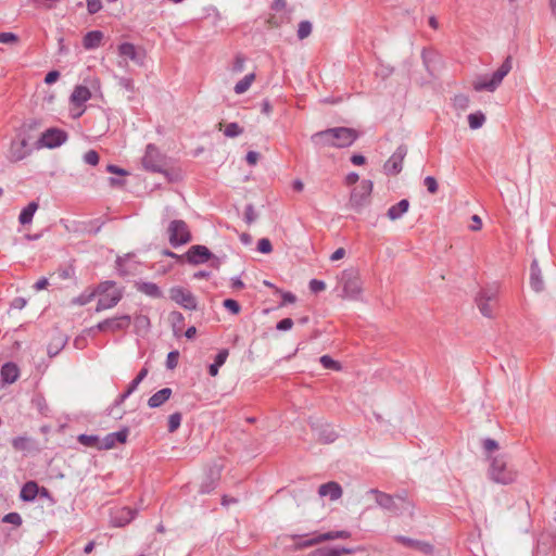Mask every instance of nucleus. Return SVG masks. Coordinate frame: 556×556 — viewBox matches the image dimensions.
<instances>
[{
	"mask_svg": "<svg viewBox=\"0 0 556 556\" xmlns=\"http://www.w3.org/2000/svg\"><path fill=\"white\" fill-rule=\"evenodd\" d=\"M358 137L356 129L342 126L317 131L312 136V141L316 146L342 149L351 147Z\"/></svg>",
	"mask_w": 556,
	"mask_h": 556,
	"instance_id": "1",
	"label": "nucleus"
},
{
	"mask_svg": "<svg viewBox=\"0 0 556 556\" xmlns=\"http://www.w3.org/2000/svg\"><path fill=\"white\" fill-rule=\"evenodd\" d=\"M34 125L25 124L16 130L14 139L11 141L7 157L11 162H20L30 155L33 151Z\"/></svg>",
	"mask_w": 556,
	"mask_h": 556,
	"instance_id": "2",
	"label": "nucleus"
},
{
	"mask_svg": "<svg viewBox=\"0 0 556 556\" xmlns=\"http://www.w3.org/2000/svg\"><path fill=\"white\" fill-rule=\"evenodd\" d=\"M513 68V58L508 55L501 66L493 72L491 75H483L480 76L475 83H473V89L476 91H489L493 92L495 91L500 85L502 84L505 76L508 75V73Z\"/></svg>",
	"mask_w": 556,
	"mask_h": 556,
	"instance_id": "3",
	"label": "nucleus"
},
{
	"mask_svg": "<svg viewBox=\"0 0 556 556\" xmlns=\"http://www.w3.org/2000/svg\"><path fill=\"white\" fill-rule=\"evenodd\" d=\"M165 156L160 152L154 143H149L146 147L144 155L142 156V166L146 170L151 173H160L167 177L168 181H173L168 170L165 169Z\"/></svg>",
	"mask_w": 556,
	"mask_h": 556,
	"instance_id": "4",
	"label": "nucleus"
},
{
	"mask_svg": "<svg viewBox=\"0 0 556 556\" xmlns=\"http://www.w3.org/2000/svg\"><path fill=\"white\" fill-rule=\"evenodd\" d=\"M340 283L343 296L350 300H358L363 288L359 273L354 268L344 269L341 274Z\"/></svg>",
	"mask_w": 556,
	"mask_h": 556,
	"instance_id": "5",
	"label": "nucleus"
},
{
	"mask_svg": "<svg viewBox=\"0 0 556 556\" xmlns=\"http://www.w3.org/2000/svg\"><path fill=\"white\" fill-rule=\"evenodd\" d=\"M168 241L173 248L187 244L192 240L191 231L187 223L182 219H174L169 223L168 228Z\"/></svg>",
	"mask_w": 556,
	"mask_h": 556,
	"instance_id": "6",
	"label": "nucleus"
},
{
	"mask_svg": "<svg viewBox=\"0 0 556 556\" xmlns=\"http://www.w3.org/2000/svg\"><path fill=\"white\" fill-rule=\"evenodd\" d=\"M68 139L66 130L58 127H50L45 129L37 139L38 149H55L64 144Z\"/></svg>",
	"mask_w": 556,
	"mask_h": 556,
	"instance_id": "7",
	"label": "nucleus"
},
{
	"mask_svg": "<svg viewBox=\"0 0 556 556\" xmlns=\"http://www.w3.org/2000/svg\"><path fill=\"white\" fill-rule=\"evenodd\" d=\"M374 184L369 179H363L361 184L351 191L349 205L356 212H361L370 202Z\"/></svg>",
	"mask_w": 556,
	"mask_h": 556,
	"instance_id": "8",
	"label": "nucleus"
},
{
	"mask_svg": "<svg viewBox=\"0 0 556 556\" xmlns=\"http://www.w3.org/2000/svg\"><path fill=\"white\" fill-rule=\"evenodd\" d=\"M498 295V287L488 286L485 288H481L475 298V302L479 308V312L488 318L493 317V306L492 303H495Z\"/></svg>",
	"mask_w": 556,
	"mask_h": 556,
	"instance_id": "9",
	"label": "nucleus"
},
{
	"mask_svg": "<svg viewBox=\"0 0 556 556\" xmlns=\"http://www.w3.org/2000/svg\"><path fill=\"white\" fill-rule=\"evenodd\" d=\"M490 479L496 483L508 484L514 481V472L507 468V463L504 456H495L491 458Z\"/></svg>",
	"mask_w": 556,
	"mask_h": 556,
	"instance_id": "10",
	"label": "nucleus"
},
{
	"mask_svg": "<svg viewBox=\"0 0 556 556\" xmlns=\"http://www.w3.org/2000/svg\"><path fill=\"white\" fill-rule=\"evenodd\" d=\"M131 325V316L123 314L111 318H105L99 321L96 326L91 327L89 331L98 330L100 332L111 331H126Z\"/></svg>",
	"mask_w": 556,
	"mask_h": 556,
	"instance_id": "11",
	"label": "nucleus"
},
{
	"mask_svg": "<svg viewBox=\"0 0 556 556\" xmlns=\"http://www.w3.org/2000/svg\"><path fill=\"white\" fill-rule=\"evenodd\" d=\"M169 299L184 309L195 311L198 308L197 298L190 290L184 287H172L169 289Z\"/></svg>",
	"mask_w": 556,
	"mask_h": 556,
	"instance_id": "12",
	"label": "nucleus"
},
{
	"mask_svg": "<svg viewBox=\"0 0 556 556\" xmlns=\"http://www.w3.org/2000/svg\"><path fill=\"white\" fill-rule=\"evenodd\" d=\"M407 147L405 144H400L393 154L384 162L383 172L388 176H396L403 169V162L405 156L407 155Z\"/></svg>",
	"mask_w": 556,
	"mask_h": 556,
	"instance_id": "13",
	"label": "nucleus"
},
{
	"mask_svg": "<svg viewBox=\"0 0 556 556\" xmlns=\"http://www.w3.org/2000/svg\"><path fill=\"white\" fill-rule=\"evenodd\" d=\"M367 493L372 494L375 496V502L379 507L388 511H391L396 516L401 515L402 510L405 508L404 506L400 507L396 504L395 497L393 495L384 493L378 489H370L368 490Z\"/></svg>",
	"mask_w": 556,
	"mask_h": 556,
	"instance_id": "14",
	"label": "nucleus"
},
{
	"mask_svg": "<svg viewBox=\"0 0 556 556\" xmlns=\"http://www.w3.org/2000/svg\"><path fill=\"white\" fill-rule=\"evenodd\" d=\"M184 256L188 264L195 266L208 262L210 258H213V253L207 247L195 244L190 247Z\"/></svg>",
	"mask_w": 556,
	"mask_h": 556,
	"instance_id": "15",
	"label": "nucleus"
},
{
	"mask_svg": "<svg viewBox=\"0 0 556 556\" xmlns=\"http://www.w3.org/2000/svg\"><path fill=\"white\" fill-rule=\"evenodd\" d=\"M222 475V466L219 465H213L211 466L206 473L205 478L200 484L199 493L201 494H210L212 491H214L220 480Z\"/></svg>",
	"mask_w": 556,
	"mask_h": 556,
	"instance_id": "16",
	"label": "nucleus"
},
{
	"mask_svg": "<svg viewBox=\"0 0 556 556\" xmlns=\"http://www.w3.org/2000/svg\"><path fill=\"white\" fill-rule=\"evenodd\" d=\"M116 282L113 280H105L100 282L92 291L88 292L85 291L81 294H79L77 298L73 300V303L78 305H86L90 303L97 294H102L109 291L110 289H113L115 287Z\"/></svg>",
	"mask_w": 556,
	"mask_h": 556,
	"instance_id": "17",
	"label": "nucleus"
},
{
	"mask_svg": "<svg viewBox=\"0 0 556 556\" xmlns=\"http://www.w3.org/2000/svg\"><path fill=\"white\" fill-rule=\"evenodd\" d=\"M99 300L96 306V312H102L115 307L123 299V289H115L112 293L106 291L105 293L98 294Z\"/></svg>",
	"mask_w": 556,
	"mask_h": 556,
	"instance_id": "18",
	"label": "nucleus"
},
{
	"mask_svg": "<svg viewBox=\"0 0 556 556\" xmlns=\"http://www.w3.org/2000/svg\"><path fill=\"white\" fill-rule=\"evenodd\" d=\"M394 541L407 548L416 549L425 555H430L434 551L433 545L429 542L412 539L405 535H396L394 536Z\"/></svg>",
	"mask_w": 556,
	"mask_h": 556,
	"instance_id": "19",
	"label": "nucleus"
},
{
	"mask_svg": "<svg viewBox=\"0 0 556 556\" xmlns=\"http://www.w3.org/2000/svg\"><path fill=\"white\" fill-rule=\"evenodd\" d=\"M129 433V429L127 427H123L121 430L108 433L103 439H101V450H111L116 446L117 443L124 444L127 441Z\"/></svg>",
	"mask_w": 556,
	"mask_h": 556,
	"instance_id": "20",
	"label": "nucleus"
},
{
	"mask_svg": "<svg viewBox=\"0 0 556 556\" xmlns=\"http://www.w3.org/2000/svg\"><path fill=\"white\" fill-rule=\"evenodd\" d=\"M530 287L539 293L544 290V280L538 260H533L530 264Z\"/></svg>",
	"mask_w": 556,
	"mask_h": 556,
	"instance_id": "21",
	"label": "nucleus"
},
{
	"mask_svg": "<svg viewBox=\"0 0 556 556\" xmlns=\"http://www.w3.org/2000/svg\"><path fill=\"white\" fill-rule=\"evenodd\" d=\"M135 288L138 292H141L151 299H162L164 296L161 288L151 281L138 280L135 282Z\"/></svg>",
	"mask_w": 556,
	"mask_h": 556,
	"instance_id": "22",
	"label": "nucleus"
},
{
	"mask_svg": "<svg viewBox=\"0 0 556 556\" xmlns=\"http://www.w3.org/2000/svg\"><path fill=\"white\" fill-rule=\"evenodd\" d=\"M90 98L91 91L89 90V88L84 85H77L74 88L70 100L74 106L81 108L88 100H90Z\"/></svg>",
	"mask_w": 556,
	"mask_h": 556,
	"instance_id": "23",
	"label": "nucleus"
},
{
	"mask_svg": "<svg viewBox=\"0 0 556 556\" xmlns=\"http://www.w3.org/2000/svg\"><path fill=\"white\" fill-rule=\"evenodd\" d=\"M318 494L321 497L329 496L331 501H337L342 496V488L338 482L329 481L318 488Z\"/></svg>",
	"mask_w": 556,
	"mask_h": 556,
	"instance_id": "24",
	"label": "nucleus"
},
{
	"mask_svg": "<svg viewBox=\"0 0 556 556\" xmlns=\"http://www.w3.org/2000/svg\"><path fill=\"white\" fill-rule=\"evenodd\" d=\"M172 394L173 391L170 388H163L149 397L148 406L150 408L161 407L165 402L169 400Z\"/></svg>",
	"mask_w": 556,
	"mask_h": 556,
	"instance_id": "25",
	"label": "nucleus"
},
{
	"mask_svg": "<svg viewBox=\"0 0 556 556\" xmlns=\"http://www.w3.org/2000/svg\"><path fill=\"white\" fill-rule=\"evenodd\" d=\"M354 552L353 548L348 547H329L324 546L314 549L309 556H342L344 554H352Z\"/></svg>",
	"mask_w": 556,
	"mask_h": 556,
	"instance_id": "26",
	"label": "nucleus"
},
{
	"mask_svg": "<svg viewBox=\"0 0 556 556\" xmlns=\"http://www.w3.org/2000/svg\"><path fill=\"white\" fill-rule=\"evenodd\" d=\"M103 33L101 30H90L83 38V46L86 50H92L101 45Z\"/></svg>",
	"mask_w": 556,
	"mask_h": 556,
	"instance_id": "27",
	"label": "nucleus"
},
{
	"mask_svg": "<svg viewBox=\"0 0 556 556\" xmlns=\"http://www.w3.org/2000/svg\"><path fill=\"white\" fill-rule=\"evenodd\" d=\"M409 208V201L407 199H402L396 204L389 207L387 212V216L391 220L400 219Z\"/></svg>",
	"mask_w": 556,
	"mask_h": 556,
	"instance_id": "28",
	"label": "nucleus"
},
{
	"mask_svg": "<svg viewBox=\"0 0 556 556\" xmlns=\"http://www.w3.org/2000/svg\"><path fill=\"white\" fill-rule=\"evenodd\" d=\"M118 53L121 56L127 58L131 61H135L138 64L142 63V60L139 58L137 48L131 42H123L118 46Z\"/></svg>",
	"mask_w": 556,
	"mask_h": 556,
	"instance_id": "29",
	"label": "nucleus"
},
{
	"mask_svg": "<svg viewBox=\"0 0 556 556\" xmlns=\"http://www.w3.org/2000/svg\"><path fill=\"white\" fill-rule=\"evenodd\" d=\"M229 352L227 349L220 350L214 358V363L208 365V375L211 377H216L218 375L219 368L226 363Z\"/></svg>",
	"mask_w": 556,
	"mask_h": 556,
	"instance_id": "30",
	"label": "nucleus"
},
{
	"mask_svg": "<svg viewBox=\"0 0 556 556\" xmlns=\"http://www.w3.org/2000/svg\"><path fill=\"white\" fill-rule=\"evenodd\" d=\"M18 377V368L13 363H7L1 368V378L5 383H13Z\"/></svg>",
	"mask_w": 556,
	"mask_h": 556,
	"instance_id": "31",
	"label": "nucleus"
},
{
	"mask_svg": "<svg viewBox=\"0 0 556 556\" xmlns=\"http://www.w3.org/2000/svg\"><path fill=\"white\" fill-rule=\"evenodd\" d=\"M67 337L58 333L53 341L48 345L47 352L50 357L56 356L65 346Z\"/></svg>",
	"mask_w": 556,
	"mask_h": 556,
	"instance_id": "32",
	"label": "nucleus"
},
{
	"mask_svg": "<svg viewBox=\"0 0 556 556\" xmlns=\"http://www.w3.org/2000/svg\"><path fill=\"white\" fill-rule=\"evenodd\" d=\"M105 220L101 218L90 219L88 222L81 223V230L88 235H97L100 232L101 228L104 226Z\"/></svg>",
	"mask_w": 556,
	"mask_h": 556,
	"instance_id": "33",
	"label": "nucleus"
},
{
	"mask_svg": "<svg viewBox=\"0 0 556 556\" xmlns=\"http://www.w3.org/2000/svg\"><path fill=\"white\" fill-rule=\"evenodd\" d=\"M77 441L84 446L96 447L97 450L100 451L101 439L97 434L81 433L77 437Z\"/></svg>",
	"mask_w": 556,
	"mask_h": 556,
	"instance_id": "34",
	"label": "nucleus"
},
{
	"mask_svg": "<svg viewBox=\"0 0 556 556\" xmlns=\"http://www.w3.org/2000/svg\"><path fill=\"white\" fill-rule=\"evenodd\" d=\"M255 78V75L253 73H250L245 75L242 79H240L233 87V91L237 94L244 93L252 85L253 80Z\"/></svg>",
	"mask_w": 556,
	"mask_h": 556,
	"instance_id": "35",
	"label": "nucleus"
},
{
	"mask_svg": "<svg viewBox=\"0 0 556 556\" xmlns=\"http://www.w3.org/2000/svg\"><path fill=\"white\" fill-rule=\"evenodd\" d=\"M321 543L320 533H313L309 538L299 536L296 548H305Z\"/></svg>",
	"mask_w": 556,
	"mask_h": 556,
	"instance_id": "36",
	"label": "nucleus"
},
{
	"mask_svg": "<svg viewBox=\"0 0 556 556\" xmlns=\"http://www.w3.org/2000/svg\"><path fill=\"white\" fill-rule=\"evenodd\" d=\"M121 518L117 520V518H114L113 522L115 526L117 527H123L127 523H129L131 520L135 519V516H136V511L128 508V507H124L121 509Z\"/></svg>",
	"mask_w": 556,
	"mask_h": 556,
	"instance_id": "37",
	"label": "nucleus"
},
{
	"mask_svg": "<svg viewBox=\"0 0 556 556\" xmlns=\"http://www.w3.org/2000/svg\"><path fill=\"white\" fill-rule=\"evenodd\" d=\"M35 215V201L28 203V205L21 212L18 222L22 225H28L31 223Z\"/></svg>",
	"mask_w": 556,
	"mask_h": 556,
	"instance_id": "38",
	"label": "nucleus"
},
{
	"mask_svg": "<svg viewBox=\"0 0 556 556\" xmlns=\"http://www.w3.org/2000/svg\"><path fill=\"white\" fill-rule=\"evenodd\" d=\"M485 122V115L481 111L468 115V124L471 129H479Z\"/></svg>",
	"mask_w": 556,
	"mask_h": 556,
	"instance_id": "39",
	"label": "nucleus"
},
{
	"mask_svg": "<svg viewBox=\"0 0 556 556\" xmlns=\"http://www.w3.org/2000/svg\"><path fill=\"white\" fill-rule=\"evenodd\" d=\"M12 445L15 451L25 452L30 451L31 439L28 437H17L12 440Z\"/></svg>",
	"mask_w": 556,
	"mask_h": 556,
	"instance_id": "40",
	"label": "nucleus"
},
{
	"mask_svg": "<svg viewBox=\"0 0 556 556\" xmlns=\"http://www.w3.org/2000/svg\"><path fill=\"white\" fill-rule=\"evenodd\" d=\"M351 533L346 530L328 531L320 533L321 542L332 541L338 539H349Z\"/></svg>",
	"mask_w": 556,
	"mask_h": 556,
	"instance_id": "41",
	"label": "nucleus"
},
{
	"mask_svg": "<svg viewBox=\"0 0 556 556\" xmlns=\"http://www.w3.org/2000/svg\"><path fill=\"white\" fill-rule=\"evenodd\" d=\"M319 363L326 369H331L334 371H340L342 369V365L340 362L333 359L330 355H323L319 358Z\"/></svg>",
	"mask_w": 556,
	"mask_h": 556,
	"instance_id": "42",
	"label": "nucleus"
},
{
	"mask_svg": "<svg viewBox=\"0 0 556 556\" xmlns=\"http://www.w3.org/2000/svg\"><path fill=\"white\" fill-rule=\"evenodd\" d=\"M169 320L172 323L174 333L177 334V332L179 330H181V327L185 324V317H184L182 313H180L178 311H173L169 314Z\"/></svg>",
	"mask_w": 556,
	"mask_h": 556,
	"instance_id": "43",
	"label": "nucleus"
},
{
	"mask_svg": "<svg viewBox=\"0 0 556 556\" xmlns=\"http://www.w3.org/2000/svg\"><path fill=\"white\" fill-rule=\"evenodd\" d=\"M131 256L130 253L124 255V256H117L116 261H115V268H116V271L117 274L121 276V277H127L130 275V271L126 268L125 266V262L127 260H129Z\"/></svg>",
	"mask_w": 556,
	"mask_h": 556,
	"instance_id": "44",
	"label": "nucleus"
},
{
	"mask_svg": "<svg viewBox=\"0 0 556 556\" xmlns=\"http://www.w3.org/2000/svg\"><path fill=\"white\" fill-rule=\"evenodd\" d=\"M243 134V127H241L238 123L232 122L226 125L224 129V135L228 138H235Z\"/></svg>",
	"mask_w": 556,
	"mask_h": 556,
	"instance_id": "45",
	"label": "nucleus"
},
{
	"mask_svg": "<svg viewBox=\"0 0 556 556\" xmlns=\"http://www.w3.org/2000/svg\"><path fill=\"white\" fill-rule=\"evenodd\" d=\"M338 433L330 429L320 430L318 433V441L324 444L332 443L337 440Z\"/></svg>",
	"mask_w": 556,
	"mask_h": 556,
	"instance_id": "46",
	"label": "nucleus"
},
{
	"mask_svg": "<svg viewBox=\"0 0 556 556\" xmlns=\"http://www.w3.org/2000/svg\"><path fill=\"white\" fill-rule=\"evenodd\" d=\"M181 420L182 415L179 412H175L172 415H169L167 424L168 432H175L180 427Z\"/></svg>",
	"mask_w": 556,
	"mask_h": 556,
	"instance_id": "47",
	"label": "nucleus"
},
{
	"mask_svg": "<svg viewBox=\"0 0 556 556\" xmlns=\"http://www.w3.org/2000/svg\"><path fill=\"white\" fill-rule=\"evenodd\" d=\"M21 498L23 501L35 500V482L34 481H29L23 486V489L21 491Z\"/></svg>",
	"mask_w": 556,
	"mask_h": 556,
	"instance_id": "48",
	"label": "nucleus"
},
{
	"mask_svg": "<svg viewBox=\"0 0 556 556\" xmlns=\"http://www.w3.org/2000/svg\"><path fill=\"white\" fill-rule=\"evenodd\" d=\"M312 33V23L309 21H301L298 27L299 39L308 37Z\"/></svg>",
	"mask_w": 556,
	"mask_h": 556,
	"instance_id": "49",
	"label": "nucleus"
},
{
	"mask_svg": "<svg viewBox=\"0 0 556 556\" xmlns=\"http://www.w3.org/2000/svg\"><path fill=\"white\" fill-rule=\"evenodd\" d=\"M223 306L231 314L237 315L241 311V306L238 301L233 299H226L223 302Z\"/></svg>",
	"mask_w": 556,
	"mask_h": 556,
	"instance_id": "50",
	"label": "nucleus"
},
{
	"mask_svg": "<svg viewBox=\"0 0 556 556\" xmlns=\"http://www.w3.org/2000/svg\"><path fill=\"white\" fill-rule=\"evenodd\" d=\"M135 325L137 328L144 329L148 331L151 327L150 318L147 315H136L135 316Z\"/></svg>",
	"mask_w": 556,
	"mask_h": 556,
	"instance_id": "51",
	"label": "nucleus"
},
{
	"mask_svg": "<svg viewBox=\"0 0 556 556\" xmlns=\"http://www.w3.org/2000/svg\"><path fill=\"white\" fill-rule=\"evenodd\" d=\"M179 352L177 350L170 351L166 357V368L175 369L178 365Z\"/></svg>",
	"mask_w": 556,
	"mask_h": 556,
	"instance_id": "52",
	"label": "nucleus"
},
{
	"mask_svg": "<svg viewBox=\"0 0 556 556\" xmlns=\"http://www.w3.org/2000/svg\"><path fill=\"white\" fill-rule=\"evenodd\" d=\"M257 251L262 254H268L273 251V244L269 239L262 238L257 241Z\"/></svg>",
	"mask_w": 556,
	"mask_h": 556,
	"instance_id": "53",
	"label": "nucleus"
},
{
	"mask_svg": "<svg viewBox=\"0 0 556 556\" xmlns=\"http://www.w3.org/2000/svg\"><path fill=\"white\" fill-rule=\"evenodd\" d=\"M424 185L426 186L429 193L434 194L438 192L439 185H438L437 179L433 176L425 177Z\"/></svg>",
	"mask_w": 556,
	"mask_h": 556,
	"instance_id": "54",
	"label": "nucleus"
},
{
	"mask_svg": "<svg viewBox=\"0 0 556 556\" xmlns=\"http://www.w3.org/2000/svg\"><path fill=\"white\" fill-rule=\"evenodd\" d=\"M100 156L99 153L96 150H89L84 154V161L85 163L89 165H97L99 163Z\"/></svg>",
	"mask_w": 556,
	"mask_h": 556,
	"instance_id": "55",
	"label": "nucleus"
},
{
	"mask_svg": "<svg viewBox=\"0 0 556 556\" xmlns=\"http://www.w3.org/2000/svg\"><path fill=\"white\" fill-rule=\"evenodd\" d=\"M308 287L313 293H318L326 289V283L323 280L314 278L309 281Z\"/></svg>",
	"mask_w": 556,
	"mask_h": 556,
	"instance_id": "56",
	"label": "nucleus"
},
{
	"mask_svg": "<svg viewBox=\"0 0 556 556\" xmlns=\"http://www.w3.org/2000/svg\"><path fill=\"white\" fill-rule=\"evenodd\" d=\"M37 410L45 416H48L50 413V408H49L46 400L38 393H37Z\"/></svg>",
	"mask_w": 556,
	"mask_h": 556,
	"instance_id": "57",
	"label": "nucleus"
},
{
	"mask_svg": "<svg viewBox=\"0 0 556 556\" xmlns=\"http://www.w3.org/2000/svg\"><path fill=\"white\" fill-rule=\"evenodd\" d=\"M89 14H96L102 9L101 0H86Z\"/></svg>",
	"mask_w": 556,
	"mask_h": 556,
	"instance_id": "58",
	"label": "nucleus"
},
{
	"mask_svg": "<svg viewBox=\"0 0 556 556\" xmlns=\"http://www.w3.org/2000/svg\"><path fill=\"white\" fill-rule=\"evenodd\" d=\"M482 447L485 452L490 453L498 448V443L494 439L486 438L482 440Z\"/></svg>",
	"mask_w": 556,
	"mask_h": 556,
	"instance_id": "59",
	"label": "nucleus"
},
{
	"mask_svg": "<svg viewBox=\"0 0 556 556\" xmlns=\"http://www.w3.org/2000/svg\"><path fill=\"white\" fill-rule=\"evenodd\" d=\"M2 521L12 523L14 526H20L22 523V518L17 513H10L2 518Z\"/></svg>",
	"mask_w": 556,
	"mask_h": 556,
	"instance_id": "60",
	"label": "nucleus"
},
{
	"mask_svg": "<svg viewBox=\"0 0 556 556\" xmlns=\"http://www.w3.org/2000/svg\"><path fill=\"white\" fill-rule=\"evenodd\" d=\"M256 219V214L253 204H248L244 208V220L252 224Z\"/></svg>",
	"mask_w": 556,
	"mask_h": 556,
	"instance_id": "61",
	"label": "nucleus"
},
{
	"mask_svg": "<svg viewBox=\"0 0 556 556\" xmlns=\"http://www.w3.org/2000/svg\"><path fill=\"white\" fill-rule=\"evenodd\" d=\"M293 326V320L291 318H283L279 320L276 325V329L279 331H287L290 330Z\"/></svg>",
	"mask_w": 556,
	"mask_h": 556,
	"instance_id": "62",
	"label": "nucleus"
},
{
	"mask_svg": "<svg viewBox=\"0 0 556 556\" xmlns=\"http://www.w3.org/2000/svg\"><path fill=\"white\" fill-rule=\"evenodd\" d=\"M18 38L13 33H0V42L1 43H15L17 42Z\"/></svg>",
	"mask_w": 556,
	"mask_h": 556,
	"instance_id": "63",
	"label": "nucleus"
},
{
	"mask_svg": "<svg viewBox=\"0 0 556 556\" xmlns=\"http://www.w3.org/2000/svg\"><path fill=\"white\" fill-rule=\"evenodd\" d=\"M118 85L130 92L135 91L134 80L129 77H121Z\"/></svg>",
	"mask_w": 556,
	"mask_h": 556,
	"instance_id": "64",
	"label": "nucleus"
}]
</instances>
